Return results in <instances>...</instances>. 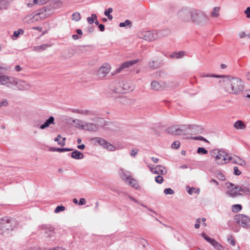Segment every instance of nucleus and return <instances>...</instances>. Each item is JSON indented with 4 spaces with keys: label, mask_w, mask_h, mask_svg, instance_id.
<instances>
[{
    "label": "nucleus",
    "mask_w": 250,
    "mask_h": 250,
    "mask_svg": "<svg viewBox=\"0 0 250 250\" xmlns=\"http://www.w3.org/2000/svg\"><path fill=\"white\" fill-rule=\"evenodd\" d=\"M151 87L152 89L156 91H160L163 90L165 88L172 87L169 84L164 82H158L157 81H153L151 83Z\"/></svg>",
    "instance_id": "nucleus-10"
},
{
    "label": "nucleus",
    "mask_w": 250,
    "mask_h": 250,
    "mask_svg": "<svg viewBox=\"0 0 250 250\" xmlns=\"http://www.w3.org/2000/svg\"><path fill=\"white\" fill-rule=\"evenodd\" d=\"M139 149H133L131 150L130 152V155L133 157H135V156L138 153Z\"/></svg>",
    "instance_id": "nucleus-51"
},
{
    "label": "nucleus",
    "mask_w": 250,
    "mask_h": 250,
    "mask_svg": "<svg viewBox=\"0 0 250 250\" xmlns=\"http://www.w3.org/2000/svg\"><path fill=\"white\" fill-rule=\"evenodd\" d=\"M15 82L14 83L11 84V86H17V87L20 90H28L31 88V85L26 82L14 78Z\"/></svg>",
    "instance_id": "nucleus-9"
},
{
    "label": "nucleus",
    "mask_w": 250,
    "mask_h": 250,
    "mask_svg": "<svg viewBox=\"0 0 250 250\" xmlns=\"http://www.w3.org/2000/svg\"><path fill=\"white\" fill-rule=\"evenodd\" d=\"M138 62L137 60H133L125 62L122 63V64L116 70L115 73H119L124 68H128L135 64Z\"/></svg>",
    "instance_id": "nucleus-15"
},
{
    "label": "nucleus",
    "mask_w": 250,
    "mask_h": 250,
    "mask_svg": "<svg viewBox=\"0 0 250 250\" xmlns=\"http://www.w3.org/2000/svg\"><path fill=\"white\" fill-rule=\"evenodd\" d=\"M65 210V207L63 206H58L55 209L54 212L58 213L61 211H64Z\"/></svg>",
    "instance_id": "nucleus-44"
},
{
    "label": "nucleus",
    "mask_w": 250,
    "mask_h": 250,
    "mask_svg": "<svg viewBox=\"0 0 250 250\" xmlns=\"http://www.w3.org/2000/svg\"><path fill=\"white\" fill-rule=\"evenodd\" d=\"M69 120H71L72 123L74 124L73 125L75 127L80 128L82 129V126H83V123L84 122H83L82 120L79 119H73L72 118L70 119Z\"/></svg>",
    "instance_id": "nucleus-25"
},
{
    "label": "nucleus",
    "mask_w": 250,
    "mask_h": 250,
    "mask_svg": "<svg viewBox=\"0 0 250 250\" xmlns=\"http://www.w3.org/2000/svg\"><path fill=\"white\" fill-rule=\"evenodd\" d=\"M61 4V2L59 0L54 1L52 2V5H53V6L51 5V8L48 7V6H45L43 7L42 11H43L45 12H47V11L49 12L52 9L56 8L57 7H55V4L57 5V6H59Z\"/></svg>",
    "instance_id": "nucleus-27"
},
{
    "label": "nucleus",
    "mask_w": 250,
    "mask_h": 250,
    "mask_svg": "<svg viewBox=\"0 0 250 250\" xmlns=\"http://www.w3.org/2000/svg\"><path fill=\"white\" fill-rule=\"evenodd\" d=\"M192 16V9H182L178 13V16L179 19L184 21H191Z\"/></svg>",
    "instance_id": "nucleus-7"
},
{
    "label": "nucleus",
    "mask_w": 250,
    "mask_h": 250,
    "mask_svg": "<svg viewBox=\"0 0 250 250\" xmlns=\"http://www.w3.org/2000/svg\"><path fill=\"white\" fill-rule=\"evenodd\" d=\"M55 125V118L53 116H50L41 126V129H44L49 127L50 125Z\"/></svg>",
    "instance_id": "nucleus-17"
},
{
    "label": "nucleus",
    "mask_w": 250,
    "mask_h": 250,
    "mask_svg": "<svg viewBox=\"0 0 250 250\" xmlns=\"http://www.w3.org/2000/svg\"><path fill=\"white\" fill-rule=\"evenodd\" d=\"M105 148H106L108 150L110 151H114L115 149V147L108 142V145L106 146Z\"/></svg>",
    "instance_id": "nucleus-52"
},
{
    "label": "nucleus",
    "mask_w": 250,
    "mask_h": 250,
    "mask_svg": "<svg viewBox=\"0 0 250 250\" xmlns=\"http://www.w3.org/2000/svg\"><path fill=\"white\" fill-rule=\"evenodd\" d=\"M110 70V68L109 66H102L99 70V75L102 77H104L109 72Z\"/></svg>",
    "instance_id": "nucleus-20"
},
{
    "label": "nucleus",
    "mask_w": 250,
    "mask_h": 250,
    "mask_svg": "<svg viewBox=\"0 0 250 250\" xmlns=\"http://www.w3.org/2000/svg\"><path fill=\"white\" fill-rule=\"evenodd\" d=\"M127 183L136 189H140V188L137 181L132 177L130 179Z\"/></svg>",
    "instance_id": "nucleus-28"
},
{
    "label": "nucleus",
    "mask_w": 250,
    "mask_h": 250,
    "mask_svg": "<svg viewBox=\"0 0 250 250\" xmlns=\"http://www.w3.org/2000/svg\"><path fill=\"white\" fill-rule=\"evenodd\" d=\"M225 154V152L223 150H221L220 153L219 154V155L215 159V161L216 163L219 165H222L225 164L224 159V155Z\"/></svg>",
    "instance_id": "nucleus-21"
},
{
    "label": "nucleus",
    "mask_w": 250,
    "mask_h": 250,
    "mask_svg": "<svg viewBox=\"0 0 250 250\" xmlns=\"http://www.w3.org/2000/svg\"><path fill=\"white\" fill-rule=\"evenodd\" d=\"M232 238L231 236H229L228 238V242H229L230 244L232 246H234L235 245V240L234 239H232L230 240V238Z\"/></svg>",
    "instance_id": "nucleus-55"
},
{
    "label": "nucleus",
    "mask_w": 250,
    "mask_h": 250,
    "mask_svg": "<svg viewBox=\"0 0 250 250\" xmlns=\"http://www.w3.org/2000/svg\"><path fill=\"white\" fill-rule=\"evenodd\" d=\"M23 33L24 30L22 29H20L18 31H15L12 37V39L14 40L17 39L19 37L20 34H23Z\"/></svg>",
    "instance_id": "nucleus-33"
},
{
    "label": "nucleus",
    "mask_w": 250,
    "mask_h": 250,
    "mask_svg": "<svg viewBox=\"0 0 250 250\" xmlns=\"http://www.w3.org/2000/svg\"><path fill=\"white\" fill-rule=\"evenodd\" d=\"M197 152L200 154H206L208 153V151L204 147H199L197 149Z\"/></svg>",
    "instance_id": "nucleus-42"
},
{
    "label": "nucleus",
    "mask_w": 250,
    "mask_h": 250,
    "mask_svg": "<svg viewBox=\"0 0 250 250\" xmlns=\"http://www.w3.org/2000/svg\"><path fill=\"white\" fill-rule=\"evenodd\" d=\"M121 178L126 183L128 182L130 179L131 178L130 176L126 173L123 172L121 175Z\"/></svg>",
    "instance_id": "nucleus-38"
},
{
    "label": "nucleus",
    "mask_w": 250,
    "mask_h": 250,
    "mask_svg": "<svg viewBox=\"0 0 250 250\" xmlns=\"http://www.w3.org/2000/svg\"><path fill=\"white\" fill-rule=\"evenodd\" d=\"M235 188V187L234 188H232L229 190L227 191L226 192V194L229 197L235 198L239 196H241L242 195V193L238 192V191Z\"/></svg>",
    "instance_id": "nucleus-18"
},
{
    "label": "nucleus",
    "mask_w": 250,
    "mask_h": 250,
    "mask_svg": "<svg viewBox=\"0 0 250 250\" xmlns=\"http://www.w3.org/2000/svg\"><path fill=\"white\" fill-rule=\"evenodd\" d=\"M15 70L17 72H19L21 70V66L19 65H17L15 66Z\"/></svg>",
    "instance_id": "nucleus-64"
},
{
    "label": "nucleus",
    "mask_w": 250,
    "mask_h": 250,
    "mask_svg": "<svg viewBox=\"0 0 250 250\" xmlns=\"http://www.w3.org/2000/svg\"><path fill=\"white\" fill-rule=\"evenodd\" d=\"M149 66L152 68L156 69L159 67V65L156 62L152 61L149 62Z\"/></svg>",
    "instance_id": "nucleus-43"
},
{
    "label": "nucleus",
    "mask_w": 250,
    "mask_h": 250,
    "mask_svg": "<svg viewBox=\"0 0 250 250\" xmlns=\"http://www.w3.org/2000/svg\"><path fill=\"white\" fill-rule=\"evenodd\" d=\"M139 37L147 41L152 42L157 38V35L150 31H144L139 34Z\"/></svg>",
    "instance_id": "nucleus-8"
},
{
    "label": "nucleus",
    "mask_w": 250,
    "mask_h": 250,
    "mask_svg": "<svg viewBox=\"0 0 250 250\" xmlns=\"http://www.w3.org/2000/svg\"><path fill=\"white\" fill-rule=\"evenodd\" d=\"M180 146V142L178 141H176L172 144L171 147L172 148L177 149Z\"/></svg>",
    "instance_id": "nucleus-48"
},
{
    "label": "nucleus",
    "mask_w": 250,
    "mask_h": 250,
    "mask_svg": "<svg viewBox=\"0 0 250 250\" xmlns=\"http://www.w3.org/2000/svg\"><path fill=\"white\" fill-rule=\"evenodd\" d=\"M239 36L241 38H243L247 37V35L245 34V32H241L239 34Z\"/></svg>",
    "instance_id": "nucleus-63"
},
{
    "label": "nucleus",
    "mask_w": 250,
    "mask_h": 250,
    "mask_svg": "<svg viewBox=\"0 0 250 250\" xmlns=\"http://www.w3.org/2000/svg\"><path fill=\"white\" fill-rule=\"evenodd\" d=\"M51 46L50 44H42L34 46L33 50L37 52H41L47 49Z\"/></svg>",
    "instance_id": "nucleus-19"
},
{
    "label": "nucleus",
    "mask_w": 250,
    "mask_h": 250,
    "mask_svg": "<svg viewBox=\"0 0 250 250\" xmlns=\"http://www.w3.org/2000/svg\"><path fill=\"white\" fill-rule=\"evenodd\" d=\"M236 222L243 228L250 229V218L247 215L239 214L234 216Z\"/></svg>",
    "instance_id": "nucleus-6"
},
{
    "label": "nucleus",
    "mask_w": 250,
    "mask_h": 250,
    "mask_svg": "<svg viewBox=\"0 0 250 250\" xmlns=\"http://www.w3.org/2000/svg\"><path fill=\"white\" fill-rule=\"evenodd\" d=\"M245 13L246 14L248 18H250V7L247 8L246 10L245 11Z\"/></svg>",
    "instance_id": "nucleus-56"
},
{
    "label": "nucleus",
    "mask_w": 250,
    "mask_h": 250,
    "mask_svg": "<svg viewBox=\"0 0 250 250\" xmlns=\"http://www.w3.org/2000/svg\"><path fill=\"white\" fill-rule=\"evenodd\" d=\"M185 55L184 51L175 52L169 55L172 59H180L183 58Z\"/></svg>",
    "instance_id": "nucleus-26"
},
{
    "label": "nucleus",
    "mask_w": 250,
    "mask_h": 250,
    "mask_svg": "<svg viewBox=\"0 0 250 250\" xmlns=\"http://www.w3.org/2000/svg\"><path fill=\"white\" fill-rule=\"evenodd\" d=\"M222 150H219V149H213L211 150L210 152V155L211 156H212L213 158H214L215 159L219 155V154L220 153L221 151Z\"/></svg>",
    "instance_id": "nucleus-36"
},
{
    "label": "nucleus",
    "mask_w": 250,
    "mask_h": 250,
    "mask_svg": "<svg viewBox=\"0 0 250 250\" xmlns=\"http://www.w3.org/2000/svg\"><path fill=\"white\" fill-rule=\"evenodd\" d=\"M85 146L84 144H82V145H78L77 146V148L81 150H83L85 148Z\"/></svg>",
    "instance_id": "nucleus-62"
},
{
    "label": "nucleus",
    "mask_w": 250,
    "mask_h": 250,
    "mask_svg": "<svg viewBox=\"0 0 250 250\" xmlns=\"http://www.w3.org/2000/svg\"><path fill=\"white\" fill-rule=\"evenodd\" d=\"M113 11V9L112 8H108L107 10H105L104 12V14L105 16H107L110 14V13H112Z\"/></svg>",
    "instance_id": "nucleus-54"
},
{
    "label": "nucleus",
    "mask_w": 250,
    "mask_h": 250,
    "mask_svg": "<svg viewBox=\"0 0 250 250\" xmlns=\"http://www.w3.org/2000/svg\"><path fill=\"white\" fill-rule=\"evenodd\" d=\"M86 204V200L84 198H81L79 200V205H84Z\"/></svg>",
    "instance_id": "nucleus-57"
},
{
    "label": "nucleus",
    "mask_w": 250,
    "mask_h": 250,
    "mask_svg": "<svg viewBox=\"0 0 250 250\" xmlns=\"http://www.w3.org/2000/svg\"><path fill=\"white\" fill-rule=\"evenodd\" d=\"M92 139H95L98 143H99L101 146H104V147H105L106 146L108 145V142L102 138L96 137L95 138H93Z\"/></svg>",
    "instance_id": "nucleus-30"
},
{
    "label": "nucleus",
    "mask_w": 250,
    "mask_h": 250,
    "mask_svg": "<svg viewBox=\"0 0 250 250\" xmlns=\"http://www.w3.org/2000/svg\"><path fill=\"white\" fill-rule=\"evenodd\" d=\"M191 21L198 25L203 26L208 23V18L203 11L193 9Z\"/></svg>",
    "instance_id": "nucleus-4"
},
{
    "label": "nucleus",
    "mask_w": 250,
    "mask_h": 250,
    "mask_svg": "<svg viewBox=\"0 0 250 250\" xmlns=\"http://www.w3.org/2000/svg\"><path fill=\"white\" fill-rule=\"evenodd\" d=\"M200 127L195 125H175L168 127L166 132L172 135H181L190 133H197L196 131L199 130Z\"/></svg>",
    "instance_id": "nucleus-2"
},
{
    "label": "nucleus",
    "mask_w": 250,
    "mask_h": 250,
    "mask_svg": "<svg viewBox=\"0 0 250 250\" xmlns=\"http://www.w3.org/2000/svg\"><path fill=\"white\" fill-rule=\"evenodd\" d=\"M126 25H129L130 26L131 25V22L128 20H126L124 22H120L119 24V26L121 27H124Z\"/></svg>",
    "instance_id": "nucleus-41"
},
{
    "label": "nucleus",
    "mask_w": 250,
    "mask_h": 250,
    "mask_svg": "<svg viewBox=\"0 0 250 250\" xmlns=\"http://www.w3.org/2000/svg\"><path fill=\"white\" fill-rule=\"evenodd\" d=\"M220 11V7H216L213 9V11L211 13V16L212 17H218L219 16V12Z\"/></svg>",
    "instance_id": "nucleus-34"
},
{
    "label": "nucleus",
    "mask_w": 250,
    "mask_h": 250,
    "mask_svg": "<svg viewBox=\"0 0 250 250\" xmlns=\"http://www.w3.org/2000/svg\"><path fill=\"white\" fill-rule=\"evenodd\" d=\"M41 13L39 12L37 13L35 16L28 15L24 17L23 19L24 22L27 23H31L37 21L38 20L37 16L41 15Z\"/></svg>",
    "instance_id": "nucleus-16"
},
{
    "label": "nucleus",
    "mask_w": 250,
    "mask_h": 250,
    "mask_svg": "<svg viewBox=\"0 0 250 250\" xmlns=\"http://www.w3.org/2000/svg\"><path fill=\"white\" fill-rule=\"evenodd\" d=\"M155 181L158 184H162L164 181V179L162 176L159 175L155 177Z\"/></svg>",
    "instance_id": "nucleus-45"
},
{
    "label": "nucleus",
    "mask_w": 250,
    "mask_h": 250,
    "mask_svg": "<svg viewBox=\"0 0 250 250\" xmlns=\"http://www.w3.org/2000/svg\"><path fill=\"white\" fill-rule=\"evenodd\" d=\"M234 174L235 175H240L241 174V172L239 170L238 167L235 166L233 168Z\"/></svg>",
    "instance_id": "nucleus-53"
},
{
    "label": "nucleus",
    "mask_w": 250,
    "mask_h": 250,
    "mask_svg": "<svg viewBox=\"0 0 250 250\" xmlns=\"http://www.w3.org/2000/svg\"><path fill=\"white\" fill-rule=\"evenodd\" d=\"M8 105V102L6 99H1L0 100V107L2 106H7Z\"/></svg>",
    "instance_id": "nucleus-46"
},
{
    "label": "nucleus",
    "mask_w": 250,
    "mask_h": 250,
    "mask_svg": "<svg viewBox=\"0 0 250 250\" xmlns=\"http://www.w3.org/2000/svg\"><path fill=\"white\" fill-rule=\"evenodd\" d=\"M235 188L236 189V190L238 191V192H242L244 194H249V188L247 187H245L244 185H237L235 186Z\"/></svg>",
    "instance_id": "nucleus-23"
},
{
    "label": "nucleus",
    "mask_w": 250,
    "mask_h": 250,
    "mask_svg": "<svg viewBox=\"0 0 250 250\" xmlns=\"http://www.w3.org/2000/svg\"><path fill=\"white\" fill-rule=\"evenodd\" d=\"M194 140H201L203 141H204L205 142H208V141L205 138H204L202 136H197V137H194L192 138Z\"/></svg>",
    "instance_id": "nucleus-50"
},
{
    "label": "nucleus",
    "mask_w": 250,
    "mask_h": 250,
    "mask_svg": "<svg viewBox=\"0 0 250 250\" xmlns=\"http://www.w3.org/2000/svg\"><path fill=\"white\" fill-rule=\"evenodd\" d=\"M164 193L166 195H167V194L171 195V194H174V191L172 189H171L170 188H167L165 189Z\"/></svg>",
    "instance_id": "nucleus-49"
},
{
    "label": "nucleus",
    "mask_w": 250,
    "mask_h": 250,
    "mask_svg": "<svg viewBox=\"0 0 250 250\" xmlns=\"http://www.w3.org/2000/svg\"><path fill=\"white\" fill-rule=\"evenodd\" d=\"M87 31L88 33H92L94 31V27H88L87 28Z\"/></svg>",
    "instance_id": "nucleus-61"
},
{
    "label": "nucleus",
    "mask_w": 250,
    "mask_h": 250,
    "mask_svg": "<svg viewBox=\"0 0 250 250\" xmlns=\"http://www.w3.org/2000/svg\"><path fill=\"white\" fill-rule=\"evenodd\" d=\"M14 77L0 74V84L11 87V84L14 83Z\"/></svg>",
    "instance_id": "nucleus-11"
},
{
    "label": "nucleus",
    "mask_w": 250,
    "mask_h": 250,
    "mask_svg": "<svg viewBox=\"0 0 250 250\" xmlns=\"http://www.w3.org/2000/svg\"><path fill=\"white\" fill-rule=\"evenodd\" d=\"M234 127L237 129H244L246 125L241 121H237L234 124Z\"/></svg>",
    "instance_id": "nucleus-29"
},
{
    "label": "nucleus",
    "mask_w": 250,
    "mask_h": 250,
    "mask_svg": "<svg viewBox=\"0 0 250 250\" xmlns=\"http://www.w3.org/2000/svg\"><path fill=\"white\" fill-rule=\"evenodd\" d=\"M50 150L52 151H58L60 152H64V151H70L73 150L72 148H55L52 147Z\"/></svg>",
    "instance_id": "nucleus-31"
},
{
    "label": "nucleus",
    "mask_w": 250,
    "mask_h": 250,
    "mask_svg": "<svg viewBox=\"0 0 250 250\" xmlns=\"http://www.w3.org/2000/svg\"><path fill=\"white\" fill-rule=\"evenodd\" d=\"M97 15L95 14H92L91 15V17H88L87 18V21L88 22L91 24H92L94 22V19H97Z\"/></svg>",
    "instance_id": "nucleus-40"
},
{
    "label": "nucleus",
    "mask_w": 250,
    "mask_h": 250,
    "mask_svg": "<svg viewBox=\"0 0 250 250\" xmlns=\"http://www.w3.org/2000/svg\"><path fill=\"white\" fill-rule=\"evenodd\" d=\"M43 118L42 117L39 118V119H35L33 121V126L35 127L41 129V126L43 124Z\"/></svg>",
    "instance_id": "nucleus-24"
},
{
    "label": "nucleus",
    "mask_w": 250,
    "mask_h": 250,
    "mask_svg": "<svg viewBox=\"0 0 250 250\" xmlns=\"http://www.w3.org/2000/svg\"><path fill=\"white\" fill-rule=\"evenodd\" d=\"M82 129L89 131H97L99 130V126L93 123L84 122L83 126H82Z\"/></svg>",
    "instance_id": "nucleus-14"
},
{
    "label": "nucleus",
    "mask_w": 250,
    "mask_h": 250,
    "mask_svg": "<svg viewBox=\"0 0 250 250\" xmlns=\"http://www.w3.org/2000/svg\"><path fill=\"white\" fill-rule=\"evenodd\" d=\"M16 222L14 219L5 217L0 220V234L5 235L12 231L16 227Z\"/></svg>",
    "instance_id": "nucleus-3"
},
{
    "label": "nucleus",
    "mask_w": 250,
    "mask_h": 250,
    "mask_svg": "<svg viewBox=\"0 0 250 250\" xmlns=\"http://www.w3.org/2000/svg\"><path fill=\"white\" fill-rule=\"evenodd\" d=\"M150 171L154 174L158 175H164L166 174L167 170L166 167L162 165H157L155 167H150L148 166Z\"/></svg>",
    "instance_id": "nucleus-13"
},
{
    "label": "nucleus",
    "mask_w": 250,
    "mask_h": 250,
    "mask_svg": "<svg viewBox=\"0 0 250 250\" xmlns=\"http://www.w3.org/2000/svg\"><path fill=\"white\" fill-rule=\"evenodd\" d=\"M81 114L86 116L94 115L95 112L90 110H81Z\"/></svg>",
    "instance_id": "nucleus-37"
},
{
    "label": "nucleus",
    "mask_w": 250,
    "mask_h": 250,
    "mask_svg": "<svg viewBox=\"0 0 250 250\" xmlns=\"http://www.w3.org/2000/svg\"><path fill=\"white\" fill-rule=\"evenodd\" d=\"M104 25L103 24H100L99 25V30L102 31V32H103L104 31Z\"/></svg>",
    "instance_id": "nucleus-59"
},
{
    "label": "nucleus",
    "mask_w": 250,
    "mask_h": 250,
    "mask_svg": "<svg viewBox=\"0 0 250 250\" xmlns=\"http://www.w3.org/2000/svg\"><path fill=\"white\" fill-rule=\"evenodd\" d=\"M202 77L220 78L221 76L215 74H207L201 76ZM222 79L219 83L223 89L228 93L234 95L238 94L244 89L243 82L238 78L231 77L229 76H222Z\"/></svg>",
    "instance_id": "nucleus-1"
},
{
    "label": "nucleus",
    "mask_w": 250,
    "mask_h": 250,
    "mask_svg": "<svg viewBox=\"0 0 250 250\" xmlns=\"http://www.w3.org/2000/svg\"><path fill=\"white\" fill-rule=\"evenodd\" d=\"M72 37L73 39H74V40H78V39L81 38V37H79L77 34H74V35H72Z\"/></svg>",
    "instance_id": "nucleus-60"
},
{
    "label": "nucleus",
    "mask_w": 250,
    "mask_h": 250,
    "mask_svg": "<svg viewBox=\"0 0 250 250\" xmlns=\"http://www.w3.org/2000/svg\"><path fill=\"white\" fill-rule=\"evenodd\" d=\"M44 229H45V232L46 234L48 233V232H49V235L47 236L51 237L54 235L53 228L52 227L46 226L44 227Z\"/></svg>",
    "instance_id": "nucleus-32"
},
{
    "label": "nucleus",
    "mask_w": 250,
    "mask_h": 250,
    "mask_svg": "<svg viewBox=\"0 0 250 250\" xmlns=\"http://www.w3.org/2000/svg\"><path fill=\"white\" fill-rule=\"evenodd\" d=\"M134 88L133 84L126 80H123L119 83V86L113 90L115 93H126L132 91Z\"/></svg>",
    "instance_id": "nucleus-5"
},
{
    "label": "nucleus",
    "mask_w": 250,
    "mask_h": 250,
    "mask_svg": "<svg viewBox=\"0 0 250 250\" xmlns=\"http://www.w3.org/2000/svg\"><path fill=\"white\" fill-rule=\"evenodd\" d=\"M71 156L72 158L76 160L82 159L84 158L83 153L78 150L73 151L71 154Z\"/></svg>",
    "instance_id": "nucleus-22"
},
{
    "label": "nucleus",
    "mask_w": 250,
    "mask_h": 250,
    "mask_svg": "<svg viewBox=\"0 0 250 250\" xmlns=\"http://www.w3.org/2000/svg\"><path fill=\"white\" fill-rule=\"evenodd\" d=\"M202 236L208 243H209L217 250L222 249V246L217 242L215 239L210 238L205 233H202Z\"/></svg>",
    "instance_id": "nucleus-12"
},
{
    "label": "nucleus",
    "mask_w": 250,
    "mask_h": 250,
    "mask_svg": "<svg viewBox=\"0 0 250 250\" xmlns=\"http://www.w3.org/2000/svg\"><path fill=\"white\" fill-rule=\"evenodd\" d=\"M242 206L239 204H236L232 206V210L233 212H237L242 209Z\"/></svg>",
    "instance_id": "nucleus-39"
},
{
    "label": "nucleus",
    "mask_w": 250,
    "mask_h": 250,
    "mask_svg": "<svg viewBox=\"0 0 250 250\" xmlns=\"http://www.w3.org/2000/svg\"><path fill=\"white\" fill-rule=\"evenodd\" d=\"M188 188H189L188 190V194L190 195L192 194L193 193L195 188L193 187L189 188V187H188Z\"/></svg>",
    "instance_id": "nucleus-58"
},
{
    "label": "nucleus",
    "mask_w": 250,
    "mask_h": 250,
    "mask_svg": "<svg viewBox=\"0 0 250 250\" xmlns=\"http://www.w3.org/2000/svg\"><path fill=\"white\" fill-rule=\"evenodd\" d=\"M224 158H225L224 159L225 164L228 163L232 159V157L229 155V154L227 153L226 152L225 154L224 155Z\"/></svg>",
    "instance_id": "nucleus-47"
},
{
    "label": "nucleus",
    "mask_w": 250,
    "mask_h": 250,
    "mask_svg": "<svg viewBox=\"0 0 250 250\" xmlns=\"http://www.w3.org/2000/svg\"><path fill=\"white\" fill-rule=\"evenodd\" d=\"M81 17L80 13L75 12L72 15V20L78 21L81 20Z\"/></svg>",
    "instance_id": "nucleus-35"
}]
</instances>
